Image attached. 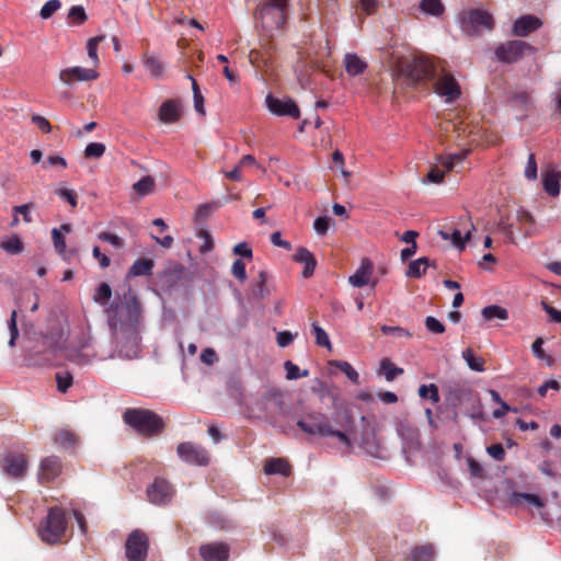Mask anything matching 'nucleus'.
<instances>
[{"label":"nucleus","mask_w":561,"mask_h":561,"mask_svg":"<svg viewBox=\"0 0 561 561\" xmlns=\"http://www.w3.org/2000/svg\"><path fill=\"white\" fill-rule=\"evenodd\" d=\"M149 538L140 529L128 534L125 542V556L127 561H146L148 557Z\"/></svg>","instance_id":"nucleus-9"},{"label":"nucleus","mask_w":561,"mask_h":561,"mask_svg":"<svg viewBox=\"0 0 561 561\" xmlns=\"http://www.w3.org/2000/svg\"><path fill=\"white\" fill-rule=\"evenodd\" d=\"M481 316L484 317V319L488 321H491L495 318L506 320L508 318V312L501 306L491 305L481 310Z\"/></svg>","instance_id":"nucleus-37"},{"label":"nucleus","mask_w":561,"mask_h":561,"mask_svg":"<svg viewBox=\"0 0 561 561\" xmlns=\"http://www.w3.org/2000/svg\"><path fill=\"white\" fill-rule=\"evenodd\" d=\"M264 472L267 474H282L288 477L291 472L290 465L283 458H270L265 460Z\"/></svg>","instance_id":"nucleus-26"},{"label":"nucleus","mask_w":561,"mask_h":561,"mask_svg":"<svg viewBox=\"0 0 561 561\" xmlns=\"http://www.w3.org/2000/svg\"><path fill=\"white\" fill-rule=\"evenodd\" d=\"M285 369L288 379L306 378V376L309 375L308 370H304L300 373L298 366L294 364L290 359L285 362Z\"/></svg>","instance_id":"nucleus-56"},{"label":"nucleus","mask_w":561,"mask_h":561,"mask_svg":"<svg viewBox=\"0 0 561 561\" xmlns=\"http://www.w3.org/2000/svg\"><path fill=\"white\" fill-rule=\"evenodd\" d=\"M110 329L139 328L142 317V305L135 293L128 288L119 304L106 310Z\"/></svg>","instance_id":"nucleus-1"},{"label":"nucleus","mask_w":561,"mask_h":561,"mask_svg":"<svg viewBox=\"0 0 561 561\" xmlns=\"http://www.w3.org/2000/svg\"><path fill=\"white\" fill-rule=\"evenodd\" d=\"M66 528V512L61 507L55 506L48 510L46 519L38 529V535L45 543L56 545L61 542Z\"/></svg>","instance_id":"nucleus-5"},{"label":"nucleus","mask_w":561,"mask_h":561,"mask_svg":"<svg viewBox=\"0 0 561 561\" xmlns=\"http://www.w3.org/2000/svg\"><path fill=\"white\" fill-rule=\"evenodd\" d=\"M1 249L12 254L22 253L23 242L19 237H11L10 239L1 242Z\"/></svg>","instance_id":"nucleus-49"},{"label":"nucleus","mask_w":561,"mask_h":561,"mask_svg":"<svg viewBox=\"0 0 561 561\" xmlns=\"http://www.w3.org/2000/svg\"><path fill=\"white\" fill-rule=\"evenodd\" d=\"M55 442L65 449L72 448L77 442V437L71 432L62 430L55 435Z\"/></svg>","instance_id":"nucleus-45"},{"label":"nucleus","mask_w":561,"mask_h":561,"mask_svg":"<svg viewBox=\"0 0 561 561\" xmlns=\"http://www.w3.org/2000/svg\"><path fill=\"white\" fill-rule=\"evenodd\" d=\"M373 263L369 259H363L359 268L348 277V283L355 287H363L370 283Z\"/></svg>","instance_id":"nucleus-23"},{"label":"nucleus","mask_w":561,"mask_h":561,"mask_svg":"<svg viewBox=\"0 0 561 561\" xmlns=\"http://www.w3.org/2000/svg\"><path fill=\"white\" fill-rule=\"evenodd\" d=\"M154 268V261L148 257L138 259L128 268L127 277H138L150 275L151 270Z\"/></svg>","instance_id":"nucleus-28"},{"label":"nucleus","mask_w":561,"mask_h":561,"mask_svg":"<svg viewBox=\"0 0 561 561\" xmlns=\"http://www.w3.org/2000/svg\"><path fill=\"white\" fill-rule=\"evenodd\" d=\"M99 77L95 68L71 67L62 68L59 71V80L66 85H73L79 82H91Z\"/></svg>","instance_id":"nucleus-15"},{"label":"nucleus","mask_w":561,"mask_h":561,"mask_svg":"<svg viewBox=\"0 0 561 561\" xmlns=\"http://www.w3.org/2000/svg\"><path fill=\"white\" fill-rule=\"evenodd\" d=\"M420 9L425 14L439 16L444 12V4L440 0H422Z\"/></svg>","instance_id":"nucleus-38"},{"label":"nucleus","mask_w":561,"mask_h":561,"mask_svg":"<svg viewBox=\"0 0 561 561\" xmlns=\"http://www.w3.org/2000/svg\"><path fill=\"white\" fill-rule=\"evenodd\" d=\"M89 347H90V340L80 345V350L78 351L77 355L71 358V360H75L76 363L82 365V364L89 363L91 360V357H99L101 359L106 358V356L104 354H101L98 350H95L92 355L88 354L87 350Z\"/></svg>","instance_id":"nucleus-35"},{"label":"nucleus","mask_w":561,"mask_h":561,"mask_svg":"<svg viewBox=\"0 0 561 561\" xmlns=\"http://www.w3.org/2000/svg\"><path fill=\"white\" fill-rule=\"evenodd\" d=\"M174 275L171 271H165L159 275L158 284L165 291H171L173 286Z\"/></svg>","instance_id":"nucleus-60"},{"label":"nucleus","mask_w":561,"mask_h":561,"mask_svg":"<svg viewBox=\"0 0 561 561\" xmlns=\"http://www.w3.org/2000/svg\"><path fill=\"white\" fill-rule=\"evenodd\" d=\"M297 426L309 435L339 438L345 448L352 446V440L347 435L340 430H333L328 416L321 412L308 413L304 419L297 422Z\"/></svg>","instance_id":"nucleus-3"},{"label":"nucleus","mask_w":561,"mask_h":561,"mask_svg":"<svg viewBox=\"0 0 561 561\" xmlns=\"http://www.w3.org/2000/svg\"><path fill=\"white\" fill-rule=\"evenodd\" d=\"M462 359H465V363L468 364L470 369L477 373L485 371V359L482 357H477L473 354V351L471 348H465L462 351Z\"/></svg>","instance_id":"nucleus-34"},{"label":"nucleus","mask_w":561,"mask_h":561,"mask_svg":"<svg viewBox=\"0 0 561 561\" xmlns=\"http://www.w3.org/2000/svg\"><path fill=\"white\" fill-rule=\"evenodd\" d=\"M288 0H267L259 10V20L265 32L280 30L287 21Z\"/></svg>","instance_id":"nucleus-6"},{"label":"nucleus","mask_w":561,"mask_h":561,"mask_svg":"<svg viewBox=\"0 0 561 561\" xmlns=\"http://www.w3.org/2000/svg\"><path fill=\"white\" fill-rule=\"evenodd\" d=\"M380 369L383 371L387 380L389 381L393 380L394 377L403 374V369L396 367L394 364L388 358L380 362Z\"/></svg>","instance_id":"nucleus-46"},{"label":"nucleus","mask_w":561,"mask_h":561,"mask_svg":"<svg viewBox=\"0 0 561 561\" xmlns=\"http://www.w3.org/2000/svg\"><path fill=\"white\" fill-rule=\"evenodd\" d=\"M344 68L348 76L355 77L367 69V64L356 53L344 55Z\"/></svg>","instance_id":"nucleus-25"},{"label":"nucleus","mask_w":561,"mask_h":561,"mask_svg":"<svg viewBox=\"0 0 561 561\" xmlns=\"http://www.w3.org/2000/svg\"><path fill=\"white\" fill-rule=\"evenodd\" d=\"M154 187V180L149 175L142 176L137 183L133 184V191L140 196L149 194Z\"/></svg>","instance_id":"nucleus-43"},{"label":"nucleus","mask_w":561,"mask_h":561,"mask_svg":"<svg viewBox=\"0 0 561 561\" xmlns=\"http://www.w3.org/2000/svg\"><path fill=\"white\" fill-rule=\"evenodd\" d=\"M330 221L331 219L327 216L316 218L313 221V229L316 233L319 236H325L329 230Z\"/></svg>","instance_id":"nucleus-57"},{"label":"nucleus","mask_w":561,"mask_h":561,"mask_svg":"<svg viewBox=\"0 0 561 561\" xmlns=\"http://www.w3.org/2000/svg\"><path fill=\"white\" fill-rule=\"evenodd\" d=\"M461 31L468 36H479L482 30L492 31L494 22L492 15L481 9H470L459 14Z\"/></svg>","instance_id":"nucleus-8"},{"label":"nucleus","mask_w":561,"mask_h":561,"mask_svg":"<svg viewBox=\"0 0 561 561\" xmlns=\"http://www.w3.org/2000/svg\"><path fill=\"white\" fill-rule=\"evenodd\" d=\"M265 104L267 110L274 115L285 116L288 115L293 118L299 117V108L291 99H276L272 94L265 98Z\"/></svg>","instance_id":"nucleus-17"},{"label":"nucleus","mask_w":561,"mask_h":561,"mask_svg":"<svg viewBox=\"0 0 561 561\" xmlns=\"http://www.w3.org/2000/svg\"><path fill=\"white\" fill-rule=\"evenodd\" d=\"M419 394L422 399H428L434 404L440 401L438 387L435 383L422 385L419 389Z\"/></svg>","instance_id":"nucleus-41"},{"label":"nucleus","mask_w":561,"mask_h":561,"mask_svg":"<svg viewBox=\"0 0 561 561\" xmlns=\"http://www.w3.org/2000/svg\"><path fill=\"white\" fill-rule=\"evenodd\" d=\"M380 332L385 334H394L399 337H411L410 331L401 327L381 325Z\"/></svg>","instance_id":"nucleus-61"},{"label":"nucleus","mask_w":561,"mask_h":561,"mask_svg":"<svg viewBox=\"0 0 561 561\" xmlns=\"http://www.w3.org/2000/svg\"><path fill=\"white\" fill-rule=\"evenodd\" d=\"M123 421L144 439L160 436L165 426L154 411L145 408H127L123 413Z\"/></svg>","instance_id":"nucleus-2"},{"label":"nucleus","mask_w":561,"mask_h":561,"mask_svg":"<svg viewBox=\"0 0 561 561\" xmlns=\"http://www.w3.org/2000/svg\"><path fill=\"white\" fill-rule=\"evenodd\" d=\"M178 455L190 465L206 467L209 465L208 451L197 444L184 442L178 445Z\"/></svg>","instance_id":"nucleus-11"},{"label":"nucleus","mask_w":561,"mask_h":561,"mask_svg":"<svg viewBox=\"0 0 561 561\" xmlns=\"http://www.w3.org/2000/svg\"><path fill=\"white\" fill-rule=\"evenodd\" d=\"M524 175L528 180H536L537 179V176H538V167H537V160H536V154L535 153H529L527 162H526Z\"/></svg>","instance_id":"nucleus-50"},{"label":"nucleus","mask_w":561,"mask_h":561,"mask_svg":"<svg viewBox=\"0 0 561 561\" xmlns=\"http://www.w3.org/2000/svg\"><path fill=\"white\" fill-rule=\"evenodd\" d=\"M147 497L150 503L164 505L173 499V486L163 478H156L153 483L146 489Z\"/></svg>","instance_id":"nucleus-13"},{"label":"nucleus","mask_w":561,"mask_h":561,"mask_svg":"<svg viewBox=\"0 0 561 561\" xmlns=\"http://www.w3.org/2000/svg\"><path fill=\"white\" fill-rule=\"evenodd\" d=\"M197 238L204 239V244L199 247V253H209L214 249V242L210 233L205 229H199L196 232Z\"/></svg>","instance_id":"nucleus-54"},{"label":"nucleus","mask_w":561,"mask_h":561,"mask_svg":"<svg viewBox=\"0 0 561 561\" xmlns=\"http://www.w3.org/2000/svg\"><path fill=\"white\" fill-rule=\"evenodd\" d=\"M144 65L151 75V77L156 79L161 78L163 72V65L157 57L146 55L144 58Z\"/></svg>","instance_id":"nucleus-39"},{"label":"nucleus","mask_w":561,"mask_h":561,"mask_svg":"<svg viewBox=\"0 0 561 561\" xmlns=\"http://www.w3.org/2000/svg\"><path fill=\"white\" fill-rule=\"evenodd\" d=\"M471 234H472V231L469 230L467 232V234H465V237L461 236L460 231L458 229H453L450 231H445V230H440L439 231V236L444 239V240H449L451 239L453 241V244L459 249V250H462L465 248V243L466 241L470 240L471 238Z\"/></svg>","instance_id":"nucleus-33"},{"label":"nucleus","mask_w":561,"mask_h":561,"mask_svg":"<svg viewBox=\"0 0 561 561\" xmlns=\"http://www.w3.org/2000/svg\"><path fill=\"white\" fill-rule=\"evenodd\" d=\"M427 331L436 334L445 332V325L435 317L427 316L424 321Z\"/></svg>","instance_id":"nucleus-55"},{"label":"nucleus","mask_w":561,"mask_h":561,"mask_svg":"<svg viewBox=\"0 0 561 561\" xmlns=\"http://www.w3.org/2000/svg\"><path fill=\"white\" fill-rule=\"evenodd\" d=\"M478 394L468 387L455 385L449 387L447 391V400L454 405L460 404L462 401H473Z\"/></svg>","instance_id":"nucleus-24"},{"label":"nucleus","mask_w":561,"mask_h":561,"mask_svg":"<svg viewBox=\"0 0 561 561\" xmlns=\"http://www.w3.org/2000/svg\"><path fill=\"white\" fill-rule=\"evenodd\" d=\"M434 556L435 550L433 549V546H416L412 548L404 561H432Z\"/></svg>","instance_id":"nucleus-29"},{"label":"nucleus","mask_w":561,"mask_h":561,"mask_svg":"<svg viewBox=\"0 0 561 561\" xmlns=\"http://www.w3.org/2000/svg\"><path fill=\"white\" fill-rule=\"evenodd\" d=\"M57 388L61 393H66L69 387L72 386L73 377L69 373H58L56 375Z\"/></svg>","instance_id":"nucleus-51"},{"label":"nucleus","mask_w":561,"mask_h":561,"mask_svg":"<svg viewBox=\"0 0 561 561\" xmlns=\"http://www.w3.org/2000/svg\"><path fill=\"white\" fill-rule=\"evenodd\" d=\"M293 261L305 266L302 271L304 278H310L313 275L317 261L310 250L304 247L298 248L293 255Z\"/></svg>","instance_id":"nucleus-21"},{"label":"nucleus","mask_w":561,"mask_h":561,"mask_svg":"<svg viewBox=\"0 0 561 561\" xmlns=\"http://www.w3.org/2000/svg\"><path fill=\"white\" fill-rule=\"evenodd\" d=\"M512 101L526 110L529 105L530 99L526 91H517L513 93Z\"/></svg>","instance_id":"nucleus-64"},{"label":"nucleus","mask_w":561,"mask_h":561,"mask_svg":"<svg viewBox=\"0 0 561 561\" xmlns=\"http://www.w3.org/2000/svg\"><path fill=\"white\" fill-rule=\"evenodd\" d=\"M61 8V2L59 0H49L47 1L41 9V16L44 20L53 16L57 10Z\"/></svg>","instance_id":"nucleus-53"},{"label":"nucleus","mask_w":561,"mask_h":561,"mask_svg":"<svg viewBox=\"0 0 561 561\" xmlns=\"http://www.w3.org/2000/svg\"><path fill=\"white\" fill-rule=\"evenodd\" d=\"M68 19L72 21L75 24L80 25L87 21V12L83 7H71L70 11H68Z\"/></svg>","instance_id":"nucleus-52"},{"label":"nucleus","mask_w":561,"mask_h":561,"mask_svg":"<svg viewBox=\"0 0 561 561\" xmlns=\"http://www.w3.org/2000/svg\"><path fill=\"white\" fill-rule=\"evenodd\" d=\"M542 185L548 195L557 196L561 191L560 175L557 172H548L543 175Z\"/></svg>","instance_id":"nucleus-32"},{"label":"nucleus","mask_w":561,"mask_h":561,"mask_svg":"<svg viewBox=\"0 0 561 561\" xmlns=\"http://www.w3.org/2000/svg\"><path fill=\"white\" fill-rule=\"evenodd\" d=\"M199 556L204 561H227L229 546L221 542L208 543L199 547Z\"/></svg>","instance_id":"nucleus-20"},{"label":"nucleus","mask_w":561,"mask_h":561,"mask_svg":"<svg viewBox=\"0 0 561 561\" xmlns=\"http://www.w3.org/2000/svg\"><path fill=\"white\" fill-rule=\"evenodd\" d=\"M105 39V35H96L95 37H91L85 44V49H88V55L93 61L94 68L99 65V56H98V45Z\"/></svg>","instance_id":"nucleus-42"},{"label":"nucleus","mask_w":561,"mask_h":561,"mask_svg":"<svg viewBox=\"0 0 561 561\" xmlns=\"http://www.w3.org/2000/svg\"><path fill=\"white\" fill-rule=\"evenodd\" d=\"M469 151H460L455 154H447L439 158V165L430 170L426 179L431 183L439 184L446 172H450L458 163L462 162L468 156Z\"/></svg>","instance_id":"nucleus-12"},{"label":"nucleus","mask_w":561,"mask_h":561,"mask_svg":"<svg viewBox=\"0 0 561 561\" xmlns=\"http://www.w3.org/2000/svg\"><path fill=\"white\" fill-rule=\"evenodd\" d=\"M533 505L538 508L543 506V501L536 494L513 492L510 496V504L512 506H522L523 504Z\"/></svg>","instance_id":"nucleus-27"},{"label":"nucleus","mask_w":561,"mask_h":561,"mask_svg":"<svg viewBox=\"0 0 561 561\" xmlns=\"http://www.w3.org/2000/svg\"><path fill=\"white\" fill-rule=\"evenodd\" d=\"M311 329L316 339V344L320 345L321 347H331V343L328 336V333L319 327L316 322L311 324Z\"/></svg>","instance_id":"nucleus-48"},{"label":"nucleus","mask_w":561,"mask_h":561,"mask_svg":"<svg viewBox=\"0 0 561 561\" xmlns=\"http://www.w3.org/2000/svg\"><path fill=\"white\" fill-rule=\"evenodd\" d=\"M486 453L496 461H503L505 459V450L502 444H493L486 448Z\"/></svg>","instance_id":"nucleus-59"},{"label":"nucleus","mask_w":561,"mask_h":561,"mask_svg":"<svg viewBox=\"0 0 561 561\" xmlns=\"http://www.w3.org/2000/svg\"><path fill=\"white\" fill-rule=\"evenodd\" d=\"M231 274L234 275L240 282H244L247 278L245 264L241 259L234 260L231 266Z\"/></svg>","instance_id":"nucleus-58"},{"label":"nucleus","mask_w":561,"mask_h":561,"mask_svg":"<svg viewBox=\"0 0 561 561\" xmlns=\"http://www.w3.org/2000/svg\"><path fill=\"white\" fill-rule=\"evenodd\" d=\"M398 67L413 84L432 81L437 77L435 62L426 56H416L411 60L399 61Z\"/></svg>","instance_id":"nucleus-4"},{"label":"nucleus","mask_w":561,"mask_h":561,"mask_svg":"<svg viewBox=\"0 0 561 561\" xmlns=\"http://www.w3.org/2000/svg\"><path fill=\"white\" fill-rule=\"evenodd\" d=\"M106 151V146L100 142H91L85 145V150H83V157L85 159H100L104 156Z\"/></svg>","instance_id":"nucleus-44"},{"label":"nucleus","mask_w":561,"mask_h":561,"mask_svg":"<svg viewBox=\"0 0 561 561\" xmlns=\"http://www.w3.org/2000/svg\"><path fill=\"white\" fill-rule=\"evenodd\" d=\"M31 122L37 126L39 130L47 134L51 130V126L49 122L41 114H33L31 116Z\"/></svg>","instance_id":"nucleus-62"},{"label":"nucleus","mask_w":561,"mask_h":561,"mask_svg":"<svg viewBox=\"0 0 561 561\" xmlns=\"http://www.w3.org/2000/svg\"><path fill=\"white\" fill-rule=\"evenodd\" d=\"M1 469L12 479H22L27 470V459L24 454L9 451L2 458Z\"/></svg>","instance_id":"nucleus-14"},{"label":"nucleus","mask_w":561,"mask_h":561,"mask_svg":"<svg viewBox=\"0 0 561 561\" xmlns=\"http://www.w3.org/2000/svg\"><path fill=\"white\" fill-rule=\"evenodd\" d=\"M53 239H54V245H55L56 251L59 252L60 254H65L66 253V241H65V238L62 237L59 229H57V228L53 229Z\"/></svg>","instance_id":"nucleus-63"},{"label":"nucleus","mask_w":561,"mask_h":561,"mask_svg":"<svg viewBox=\"0 0 561 561\" xmlns=\"http://www.w3.org/2000/svg\"><path fill=\"white\" fill-rule=\"evenodd\" d=\"M62 466L59 457L55 455L47 456L41 462L39 467V482L49 483L56 479L61 472Z\"/></svg>","instance_id":"nucleus-18"},{"label":"nucleus","mask_w":561,"mask_h":561,"mask_svg":"<svg viewBox=\"0 0 561 561\" xmlns=\"http://www.w3.org/2000/svg\"><path fill=\"white\" fill-rule=\"evenodd\" d=\"M248 60L251 66L262 73H266L273 67V56L268 50H250L248 54Z\"/></svg>","instance_id":"nucleus-22"},{"label":"nucleus","mask_w":561,"mask_h":561,"mask_svg":"<svg viewBox=\"0 0 561 561\" xmlns=\"http://www.w3.org/2000/svg\"><path fill=\"white\" fill-rule=\"evenodd\" d=\"M113 340L116 344L118 356L133 359L140 354V331L139 328L111 329Z\"/></svg>","instance_id":"nucleus-7"},{"label":"nucleus","mask_w":561,"mask_h":561,"mask_svg":"<svg viewBox=\"0 0 561 561\" xmlns=\"http://www.w3.org/2000/svg\"><path fill=\"white\" fill-rule=\"evenodd\" d=\"M184 79L188 80L192 84L195 112L198 113L199 115L205 116L206 115L205 98L199 90L198 83L195 81V79L190 73L184 75Z\"/></svg>","instance_id":"nucleus-31"},{"label":"nucleus","mask_w":561,"mask_h":561,"mask_svg":"<svg viewBox=\"0 0 561 561\" xmlns=\"http://www.w3.org/2000/svg\"><path fill=\"white\" fill-rule=\"evenodd\" d=\"M333 365L337 367L342 373L346 375V378L350 379L355 385H358L359 377L357 371L354 369L351 363L348 362H333Z\"/></svg>","instance_id":"nucleus-47"},{"label":"nucleus","mask_w":561,"mask_h":561,"mask_svg":"<svg viewBox=\"0 0 561 561\" xmlns=\"http://www.w3.org/2000/svg\"><path fill=\"white\" fill-rule=\"evenodd\" d=\"M159 118L163 123L175 122V100L170 99L162 103L159 111Z\"/></svg>","instance_id":"nucleus-36"},{"label":"nucleus","mask_w":561,"mask_h":561,"mask_svg":"<svg viewBox=\"0 0 561 561\" xmlns=\"http://www.w3.org/2000/svg\"><path fill=\"white\" fill-rule=\"evenodd\" d=\"M430 266H435V264H432L426 256L411 261L408 266L407 276L411 278H420L425 274L426 268Z\"/></svg>","instance_id":"nucleus-30"},{"label":"nucleus","mask_w":561,"mask_h":561,"mask_svg":"<svg viewBox=\"0 0 561 561\" xmlns=\"http://www.w3.org/2000/svg\"><path fill=\"white\" fill-rule=\"evenodd\" d=\"M542 25L540 19L535 15H523L513 23L514 36H528L530 33L536 32Z\"/></svg>","instance_id":"nucleus-19"},{"label":"nucleus","mask_w":561,"mask_h":561,"mask_svg":"<svg viewBox=\"0 0 561 561\" xmlns=\"http://www.w3.org/2000/svg\"><path fill=\"white\" fill-rule=\"evenodd\" d=\"M112 297V288L108 283H100L98 288L95 289V294L93 299L96 304L101 306H106L108 300Z\"/></svg>","instance_id":"nucleus-40"},{"label":"nucleus","mask_w":561,"mask_h":561,"mask_svg":"<svg viewBox=\"0 0 561 561\" xmlns=\"http://www.w3.org/2000/svg\"><path fill=\"white\" fill-rule=\"evenodd\" d=\"M435 92L447 102H453L461 94L460 85L450 73L438 76L434 83Z\"/></svg>","instance_id":"nucleus-16"},{"label":"nucleus","mask_w":561,"mask_h":561,"mask_svg":"<svg viewBox=\"0 0 561 561\" xmlns=\"http://www.w3.org/2000/svg\"><path fill=\"white\" fill-rule=\"evenodd\" d=\"M535 50L531 45L520 39L508 41L495 49L497 60L505 64H514L520 59L526 51Z\"/></svg>","instance_id":"nucleus-10"}]
</instances>
